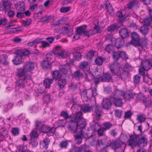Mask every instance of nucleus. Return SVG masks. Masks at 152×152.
I'll list each match as a JSON object with an SVG mask.
<instances>
[{"instance_id":"nucleus-1","label":"nucleus","mask_w":152,"mask_h":152,"mask_svg":"<svg viewBox=\"0 0 152 152\" xmlns=\"http://www.w3.org/2000/svg\"><path fill=\"white\" fill-rule=\"evenodd\" d=\"M34 68V65L33 63L27 61L24 64L23 69L21 68L18 69L17 76L19 79L17 81V87L23 88L25 83L31 80V77L28 75L27 73L31 72Z\"/></svg>"},{"instance_id":"nucleus-2","label":"nucleus","mask_w":152,"mask_h":152,"mask_svg":"<svg viewBox=\"0 0 152 152\" xmlns=\"http://www.w3.org/2000/svg\"><path fill=\"white\" fill-rule=\"evenodd\" d=\"M85 124L74 125L73 123L70 124L68 127L69 130L72 132L75 133V136L76 142L77 144H80L82 141V137H87L84 130Z\"/></svg>"},{"instance_id":"nucleus-3","label":"nucleus","mask_w":152,"mask_h":152,"mask_svg":"<svg viewBox=\"0 0 152 152\" xmlns=\"http://www.w3.org/2000/svg\"><path fill=\"white\" fill-rule=\"evenodd\" d=\"M74 115L70 118V124L73 123L74 125L85 124V120L83 118V114L80 111L81 107L79 105L74 104L71 107Z\"/></svg>"},{"instance_id":"nucleus-4","label":"nucleus","mask_w":152,"mask_h":152,"mask_svg":"<svg viewBox=\"0 0 152 152\" xmlns=\"http://www.w3.org/2000/svg\"><path fill=\"white\" fill-rule=\"evenodd\" d=\"M39 52L37 49H35L34 51H29L26 49H18L14 53L17 55L12 61L16 65L20 64L22 62V59L23 56H28L30 54H37Z\"/></svg>"},{"instance_id":"nucleus-5","label":"nucleus","mask_w":152,"mask_h":152,"mask_svg":"<svg viewBox=\"0 0 152 152\" xmlns=\"http://www.w3.org/2000/svg\"><path fill=\"white\" fill-rule=\"evenodd\" d=\"M122 94V91L116 89L114 90L113 96L110 99L115 106L119 107L123 105Z\"/></svg>"},{"instance_id":"nucleus-6","label":"nucleus","mask_w":152,"mask_h":152,"mask_svg":"<svg viewBox=\"0 0 152 152\" xmlns=\"http://www.w3.org/2000/svg\"><path fill=\"white\" fill-rule=\"evenodd\" d=\"M110 145L115 152H123L126 146L124 143L118 140L113 141Z\"/></svg>"},{"instance_id":"nucleus-7","label":"nucleus","mask_w":152,"mask_h":152,"mask_svg":"<svg viewBox=\"0 0 152 152\" xmlns=\"http://www.w3.org/2000/svg\"><path fill=\"white\" fill-rule=\"evenodd\" d=\"M131 37L132 39L130 44L134 47L139 46L140 45V38L138 34L135 32H132V34Z\"/></svg>"},{"instance_id":"nucleus-8","label":"nucleus","mask_w":152,"mask_h":152,"mask_svg":"<svg viewBox=\"0 0 152 152\" xmlns=\"http://www.w3.org/2000/svg\"><path fill=\"white\" fill-rule=\"evenodd\" d=\"M93 112V115L96 119L98 120L100 119L101 117L103 114L101 108L98 106H94L92 108Z\"/></svg>"},{"instance_id":"nucleus-9","label":"nucleus","mask_w":152,"mask_h":152,"mask_svg":"<svg viewBox=\"0 0 152 152\" xmlns=\"http://www.w3.org/2000/svg\"><path fill=\"white\" fill-rule=\"evenodd\" d=\"M110 70L113 72H114L117 75H121V70L122 69L120 67L119 64L116 63H115L111 64L109 66Z\"/></svg>"},{"instance_id":"nucleus-10","label":"nucleus","mask_w":152,"mask_h":152,"mask_svg":"<svg viewBox=\"0 0 152 152\" xmlns=\"http://www.w3.org/2000/svg\"><path fill=\"white\" fill-rule=\"evenodd\" d=\"M139 138V136L138 135L134 134L131 135L129 140V145L132 147L135 146L137 145Z\"/></svg>"},{"instance_id":"nucleus-11","label":"nucleus","mask_w":152,"mask_h":152,"mask_svg":"<svg viewBox=\"0 0 152 152\" xmlns=\"http://www.w3.org/2000/svg\"><path fill=\"white\" fill-rule=\"evenodd\" d=\"M86 25H83L78 27L76 29V33L80 35L83 34L85 36H90L89 30H86Z\"/></svg>"},{"instance_id":"nucleus-12","label":"nucleus","mask_w":152,"mask_h":152,"mask_svg":"<svg viewBox=\"0 0 152 152\" xmlns=\"http://www.w3.org/2000/svg\"><path fill=\"white\" fill-rule=\"evenodd\" d=\"M138 98L144 104L146 107L150 106L151 104V100L149 97H146L143 95L139 96Z\"/></svg>"},{"instance_id":"nucleus-13","label":"nucleus","mask_w":152,"mask_h":152,"mask_svg":"<svg viewBox=\"0 0 152 152\" xmlns=\"http://www.w3.org/2000/svg\"><path fill=\"white\" fill-rule=\"evenodd\" d=\"M83 93V94L86 95L88 98H90L93 96H95L97 94L96 90L95 88L94 89L90 88L84 91Z\"/></svg>"},{"instance_id":"nucleus-14","label":"nucleus","mask_w":152,"mask_h":152,"mask_svg":"<svg viewBox=\"0 0 152 152\" xmlns=\"http://www.w3.org/2000/svg\"><path fill=\"white\" fill-rule=\"evenodd\" d=\"M40 131L43 133H51L53 134L55 130L54 128L50 127L46 125H43L39 129Z\"/></svg>"},{"instance_id":"nucleus-15","label":"nucleus","mask_w":152,"mask_h":152,"mask_svg":"<svg viewBox=\"0 0 152 152\" xmlns=\"http://www.w3.org/2000/svg\"><path fill=\"white\" fill-rule=\"evenodd\" d=\"M53 52L59 58H64L67 56L66 53L64 50H62L58 51L57 48H54L52 50Z\"/></svg>"},{"instance_id":"nucleus-16","label":"nucleus","mask_w":152,"mask_h":152,"mask_svg":"<svg viewBox=\"0 0 152 152\" xmlns=\"http://www.w3.org/2000/svg\"><path fill=\"white\" fill-rule=\"evenodd\" d=\"M148 70L142 66L140 67L139 69V73L141 75L143 76V80L144 81L146 82L148 81L149 80H151V78L149 77L148 76L145 75L146 71Z\"/></svg>"},{"instance_id":"nucleus-17","label":"nucleus","mask_w":152,"mask_h":152,"mask_svg":"<svg viewBox=\"0 0 152 152\" xmlns=\"http://www.w3.org/2000/svg\"><path fill=\"white\" fill-rule=\"evenodd\" d=\"M11 4L8 1H4L3 2V4H1L0 10H4L7 11L10 10L11 8Z\"/></svg>"},{"instance_id":"nucleus-18","label":"nucleus","mask_w":152,"mask_h":152,"mask_svg":"<svg viewBox=\"0 0 152 152\" xmlns=\"http://www.w3.org/2000/svg\"><path fill=\"white\" fill-rule=\"evenodd\" d=\"M123 97L125 99V100H130V99L133 98L135 95V94H133L131 92L127 91L124 92L122 91Z\"/></svg>"},{"instance_id":"nucleus-19","label":"nucleus","mask_w":152,"mask_h":152,"mask_svg":"<svg viewBox=\"0 0 152 152\" xmlns=\"http://www.w3.org/2000/svg\"><path fill=\"white\" fill-rule=\"evenodd\" d=\"M15 7L17 10L19 11H23L25 10V3L23 1H19L15 4Z\"/></svg>"},{"instance_id":"nucleus-20","label":"nucleus","mask_w":152,"mask_h":152,"mask_svg":"<svg viewBox=\"0 0 152 152\" xmlns=\"http://www.w3.org/2000/svg\"><path fill=\"white\" fill-rule=\"evenodd\" d=\"M147 142V140L143 137L140 139L139 138L137 145L140 148H143L146 146Z\"/></svg>"},{"instance_id":"nucleus-21","label":"nucleus","mask_w":152,"mask_h":152,"mask_svg":"<svg viewBox=\"0 0 152 152\" xmlns=\"http://www.w3.org/2000/svg\"><path fill=\"white\" fill-rule=\"evenodd\" d=\"M110 101V99L109 100L107 99H103L102 103L103 107L105 109H109L111 105Z\"/></svg>"},{"instance_id":"nucleus-22","label":"nucleus","mask_w":152,"mask_h":152,"mask_svg":"<svg viewBox=\"0 0 152 152\" xmlns=\"http://www.w3.org/2000/svg\"><path fill=\"white\" fill-rule=\"evenodd\" d=\"M86 146L85 145L81 146L79 147L76 146H74L72 148V150L75 152H88V151L86 150Z\"/></svg>"},{"instance_id":"nucleus-23","label":"nucleus","mask_w":152,"mask_h":152,"mask_svg":"<svg viewBox=\"0 0 152 152\" xmlns=\"http://www.w3.org/2000/svg\"><path fill=\"white\" fill-rule=\"evenodd\" d=\"M150 62V60H149V59L147 60L142 61L141 63V66L148 70L151 67Z\"/></svg>"},{"instance_id":"nucleus-24","label":"nucleus","mask_w":152,"mask_h":152,"mask_svg":"<svg viewBox=\"0 0 152 152\" xmlns=\"http://www.w3.org/2000/svg\"><path fill=\"white\" fill-rule=\"evenodd\" d=\"M115 44V48H120V47L122 46L124 44V41L123 39H118L114 42Z\"/></svg>"},{"instance_id":"nucleus-25","label":"nucleus","mask_w":152,"mask_h":152,"mask_svg":"<svg viewBox=\"0 0 152 152\" xmlns=\"http://www.w3.org/2000/svg\"><path fill=\"white\" fill-rule=\"evenodd\" d=\"M83 76V74L79 70H77L75 72L73 75L72 77L76 79L79 80Z\"/></svg>"},{"instance_id":"nucleus-26","label":"nucleus","mask_w":152,"mask_h":152,"mask_svg":"<svg viewBox=\"0 0 152 152\" xmlns=\"http://www.w3.org/2000/svg\"><path fill=\"white\" fill-rule=\"evenodd\" d=\"M112 77L111 75L108 73L104 75L101 77V80L103 82H109L111 79Z\"/></svg>"},{"instance_id":"nucleus-27","label":"nucleus","mask_w":152,"mask_h":152,"mask_svg":"<svg viewBox=\"0 0 152 152\" xmlns=\"http://www.w3.org/2000/svg\"><path fill=\"white\" fill-rule=\"evenodd\" d=\"M119 34L121 37L123 38H126L128 36V31L125 28L121 29L119 31Z\"/></svg>"},{"instance_id":"nucleus-28","label":"nucleus","mask_w":152,"mask_h":152,"mask_svg":"<svg viewBox=\"0 0 152 152\" xmlns=\"http://www.w3.org/2000/svg\"><path fill=\"white\" fill-rule=\"evenodd\" d=\"M63 29L66 31L68 36H70L73 34V28L72 27H71L69 26L68 27H64Z\"/></svg>"},{"instance_id":"nucleus-29","label":"nucleus","mask_w":152,"mask_h":152,"mask_svg":"<svg viewBox=\"0 0 152 152\" xmlns=\"http://www.w3.org/2000/svg\"><path fill=\"white\" fill-rule=\"evenodd\" d=\"M89 31L90 36L93 35L97 33L100 32L101 28L99 26L95 25L94 29L93 30L90 29Z\"/></svg>"},{"instance_id":"nucleus-30","label":"nucleus","mask_w":152,"mask_h":152,"mask_svg":"<svg viewBox=\"0 0 152 152\" xmlns=\"http://www.w3.org/2000/svg\"><path fill=\"white\" fill-rule=\"evenodd\" d=\"M53 81V80L52 79H45L44 81V85L46 88H49Z\"/></svg>"},{"instance_id":"nucleus-31","label":"nucleus","mask_w":152,"mask_h":152,"mask_svg":"<svg viewBox=\"0 0 152 152\" xmlns=\"http://www.w3.org/2000/svg\"><path fill=\"white\" fill-rule=\"evenodd\" d=\"M69 66L68 65H61L59 67L60 71L63 74H66L67 73L68 69Z\"/></svg>"},{"instance_id":"nucleus-32","label":"nucleus","mask_w":152,"mask_h":152,"mask_svg":"<svg viewBox=\"0 0 152 152\" xmlns=\"http://www.w3.org/2000/svg\"><path fill=\"white\" fill-rule=\"evenodd\" d=\"M51 63L50 62L45 60L43 61L42 63V67L45 69L50 68L51 66Z\"/></svg>"},{"instance_id":"nucleus-33","label":"nucleus","mask_w":152,"mask_h":152,"mask_svg":"<svg viewBox=\"0 0 152 152\" xmlns=\"http://www.w3.org/2000/svg\"><path fill=\"white\" fill-rule=\"evenodd\" d=\"M52 74L53 78L54 79H58L61 77V75L59 73V72L57 70L52 72Z\"/></svg>"},{"instance_id":"nucleus-34","label":"nucleus","mask_w":152,"mask_h":152,"mask_svg":"<svg viewBox=\"0 0 152 152\" xmlns=\"http://www.w3.org/2000/svg\"><path fill=\"white\" fill-rule=\"evenodd\" d=\"M50 142V140L49 138H46L44 139L42 143L43 148L45 149H47L48 148Z\"/></svg>"},{"instance_id":"nucleus-35","label":"nucleus","mask_w":152,"mask_h":152,"mask_svg":"<svg viewBox=\"0 0 152 152\" xmlns=\"http://www.w3.org/2000/svg\"><path fill=\"white\" fill-rule=\"evenodd\" d=\"M140 31L142 34L145 35L148 33L149 31V28L147 25H144L141 27Z\"/></svg>"},{"instance_id":"nucleus-36","label":"nucleus","mask_w":152,"mask_h":152,"mask_svg":"<svg viewBox=\"0 0 152 152\" xmlns=\"http://www.w3.org/2000/svg\"><path fill=\"white\" fill-rule=\"evenodd\" d=\"M66 83V80L65 78H61L58 81V84L61 88H63Z\"/></svg>"},{"instance_id":"nucleus-37","label":"nucleus","mask_w":152,"mask_h":152,"mask_svg":"<svg viewBox=\"0 0 152 152\" xmlns=\"http://www.w3.org/2000/svg\"><path fill=\"white\" fill-rule=\"evenodd\" d=\"M104 59L102 57H97L95 60V63L98 65H102L103 64Z\"/></svg>"},{"instance_id":"nucleus-38","label":"nucleus","mask_w":152,"mask_h":152,"mask_svg":"<svg viewBox=\"0 0 152 152\" xmlns=\"http://www.w3.org/2000/svg\"><path fill=\"white\" fill-rule=\"evenodd\" d=\"M106 8L111 15L113 14L114 10L110 4H107L106 6Z\"/></svg>"},{"instance_id":"nucleus-39","label":"nucleus","mask_w":152,"mask_h":152,"mask_svg":"<svg viewBox=\"0 0 152 152\" xmlns=\"http://www.w3.org/2000/svg\"><path fill=\"white\" fill-rule=\"evenodd\" d=\"M81 109L84 113L89 112L91 110V107L88 105H85L81 107Z\"/></svg>"},{"instance_id":"nucleus-40","label":"nucleus","mask_w":152,"mask_h":152,"mask_svg":"<svg viewBox=\"0 0 152 152\" xmlns=\"http://www.w3.org/2000/svg\"><path fill=\"white\" fill-rule=\"evenodd\" d=\"M73 58L75 60L79 61L81 59V55L80 53L75 52L73 53Z\"/></svg>"},{"instance_id":"nucleus-41","label":"nucleus","mask_w":152,"mask_h":152,"mask_svg":"<svg viewBox=\"0 0 152 152\" xmlns=\"http://www.w3.org/2000/svg\"><path fill=\"white\" fill-rule=\"evenodd\" d=\"M146 118L145 115L142 114L140 115H138L137 119L139 123H142L144 122Z\"/></svg>"},{"instance_id":"nucleus-42","label":"nucleus","mask_w":152,"mask_h":152,"mask_svg":"<svg viewBox=\"0 0 152 152\" xmlns=\"http://www.w3.org/2000/svg\"><path fill=\"white\" fill-rule=\"evenodd\" d=\"M116 15V16L119 18L118 20L119 22H122L124 21L125 18L124 16L122 15L121 12H117Z\"/></svg>"},{"instance_id":"nucleus-43","label":"nucleus","mask_w":152,"mask_h":152,"mask_svg":"<svg viewBox=\"0 0 152 152\" xmlns=\"http://www.w3.org/2000/svg\"><path fill=\"white\" fill-rule=\"evenodd\" d=\"M88 62L83 61L81 63L79 67L80 69H83L84 70H85L86 69L88 68Z\"/></svg>"},{"instance_id":"nucleus-44","label":"nucleus","mask_w":152,"mask_h":152,"mask_svg":"<svg viewBox=\"0 0 152 152\" xmlns=\"http://www.w3.org/2000/svg\"><path fill=\"white\" fill-rule=\"evenodd\" d=\"M39 40L38 39H37L32 42H29V43L27 44V45L28 47H35L36 46V44L39 43Z\"/></svg>"},{"instance_id":"nucleus-45","label":"nucleus","mask_w":152,"mask_h":152,"mask_svg":"<svg viewBox=\"0 0 152 152\" xmlns=\"http://www.w3.org/2000/svg\"><path fill=\"white\" fill-rule=\"evenodd\" d=\"M96 53H97L96 51L93 50H91L87 54V58L88 59H91L94 55Z\"/></svg>"},{"instance_id":"nucleus-46","label":"nucleus","mask_w":152,"mask_h":152,"mask_svg":"<svg viewBox=\"0 0 152 152\" xmlns=\"http://www.w3.org/2000/svg\"><path fill=\"white\" fill-rule=\"evenodd\" d=\"M113 126V124L110 122H106L104 124V131L109 129Z\"/></svg>"},{"instance_id":"nucleus-47","label":"nucleus","mask_w":152,"mask_h":152,"mask_svg":"<svg viewBox=\"0 0 152 152\" xmlns=\"http://www.w3.org/2000/svg\"><path fill=\"white\" fill-rule=\"evenodd\" d=\"M141 77L138 75H134L133 77V81L135 84H138L140 82Z\"/></svg>"},{"instance_id":"nucleus-48","label":"nucleus","mask_w":152,"mask_h":152,"mask_svg":"<svg viewBox=\"0 0 152 152\" xmlns=\"http://www.w3.org/2000/svg\"><path fill=\"white\" fill-rule=\"evenodd\" d=\"M104 131H105L104 129L102 127L99 128L97 130H96V132H97L98 135L99 137L102 136L104 135Z\"/></svg>"},{"instance_id":"nucleus-49","label":"nucleus","mask_w":152,"mask_h":152,"mask_svg":"<svg viewBox=\"0 0 152 152\" xmlns=\"http://www.w3.org/2000/svg\"><path fill=\"white\" fill-rule=\"evenodd\" d=\"M13 134L14 136L17 135L19 133V130L18 128H12L11 131Z\"/></svg>"},{"instance_id":"nucleus-50","label":"nucleus","mask_w":152,"mask_h":152,"mask_svg":"<svg viewBox=\"0 0 152 152\" xmlns=\"http://www.w3.org/2000/svg\"><path fill=\"white\" fill-rule=\"evenodd\" d=\"M60 115L63 117L66 120L69 118V116L67 111H62Z\"/></svg>"},{"instance_id":"nucleus-51","label":"nucleus","mask_w":152,"mask_h":152,"mask_svg":"<svg viewBox=\"0 0 152 152\" xmlns=\"http://www.w3.org/2000/svg\"><path fill=\"white\" fill-rule=\"evenodd\" d=\"M2 58L1 59L0 63L3 64L5 65H7L8 63L7 61L6 57L4 55H2Z\"/></svg>"},{"instance_id":"nucleus-52","label":"nucleus","mask_w":152,"mask_h":152,"mask_svg":"<svg viewBox=\"0 0 152 152\" xmlns=\"http://www.w3.org/2000/svg\"><path fill=\"white\" fill-rule=\"evenodd\" d=\"M68 145V143L67 141H62L60 142L59 146L62 148H65Z\"/></svg>"},{"instance_id":"nucleus-53","label":"nucleus","mask_w":152,"mask_h":152,"mask_svg":"<svg viewBox=\"0 0 152 152\" xmlns=\"http://www.w3.org/2000/svg\"><path fill=\"white\" fill-rule=\"evenodd\" d=\"M113 56L115 60H117L120 57V52L119 53L113 51Z\"/></svg>"},{"instance_id":"nucleus-54","label":"nucleus","mask_w":152,"mask_h":152,"mask_svg":"<svg viewBox=\"0 0 152 152\" xmlns=\"http://www.w3.org/2000/svg\"><path fill=\"white\" fill-rule=\"evenodd\" d=\"M138 3V1H134L129 3L127 6V8L129 9L131 8L132 7L135 6Z\"/></svg>"},{"instance_id":"nucleus-55","label":"nucleus","mask_w":152,"mask_h":152,"mask_svg":"<svg viewBox=\"0 0 152 152\" xmlns=\"http://www.w3.org/2000/svg\"><path fill=\"white\" fill-rule=\"evenodd\" d=\"M123 113V111L121 110H117L115 111V115L117 117L120 118L122 115Z\"/></svg>"},{"instance_id":"nucleus-56","label":"nucleus","mask_w":152,"mask_h":152,"mask_svg":"<svg viewBox=\"0 0 152 152\" xmlns=\"http://www.w3.org/2000/svg\"><path fill=\"white\" fill-rule=\"evenodd\" d=\"M31 22V20L30 19H27L23 21L22 23L23 25L24 26H26L30 25Z\"/></svg>"},{"instance_id":"nucleus-57","label":"nucleus","mask_w":152,"mask_h":152,"mask_svg":"<svg viewBox=\"0 0 152 152\" xmlns=\"http://www.w3.org/2000/svg\"><path fill=\"white\" fill-rule=\"evenodd\" d=\"M53 57V56L50 53H47L45 56V60L50 62Z\"/></svg>"},{"instance_id":"nucleus-58","label":"nucleus","mask_w":152,"mask_h":152,"mask_svg":"<svg viewBox=\"0 0 152 152\" xmlns=\"http://www.w3.org/2000/svg\"><path fill=\"white\" fill-rule=\"evenodd\" d=\"M70 7H62L60 9V12L62 13H65L69 11Z\"/></svg>"},{"instance_id":"nucleus-59","label":"nucleus","mask_w":152,"mask_h":152,"mask_svg":"<svg viewBox=\"0 0 152 152\" xmlns=\"http://www.w3.org/2000/svg\"><path fill=\"white\" fill-rule=\"evenodd\" d=\"M132 115V113L130 110L128 111L125 113L124 118H130Z\"/></svg>"},{"instance_id":"nucleus-60","label":"nucleus","mask_w":152,"mask_h":152,"mask_svg":"<svg viewBox=\"0 0 152 152\" xmlns=\"http://www.w3.org/2000/svg\"><path fill=\"white\" fill-rule=\"evenodd\" d=\"M30 136L31 137H36L38 136V134L37 131H33L31 132Z\"/></svg>"},{"instance_id":"nucleus-61","label":"nucleus","mask_w":152,"mask_h":152,"mask_svg":"<svg viewBox=\"0 0 152 152\" xmlns=\"http://www.w3.org/2000/svg\"><path fill=\"white\" fill-rule=\"evenodd\" d=\"M106 48H110L112 47H115V45H113V43L110 40H109V41L108 42L107 41H106Z\"/></svg>"},{"instance_id":"nucleus-62","label":"nucleus","mask_w":152,"mask_h":152,"mask_svg":"<svg viewBox=\"0 0 152 152\" xmlns=\"http://www.w3.org/2000/svg\"><path fill=\"white\" fill-rule=\"evenodd\" d=\"M120 57L123 58L127 59L128 58V56L125 52L122 51L120 52Z\"/></svg>"},{"instance_id":"nucleus-63","label":"nucleus","mask_w":152,"mask_h":152,"mask_svg":"<svg viewBox=\"0 0 152 152\" xmlns=\"http://www.w3.org/2000/svg\"><path fill=\"white\" fill-rule=\"evenodd\" d=\"M50 99V94L45 95L44 96V100L46 102H49Z\"/></svg>"},{"instance_id":"nucleus-64","label":"nucleus","mask_w":152,"mask_h":152,"mask_svg":"<svg viewBox=\"0 0 152 152\" xmlns=\"http://www.w3.org/2000/svg\"><path fill=\"white\" fill-rule=\"evenodd\" d=\"M116 29V26L115 25H112L108 27L107 28V30L109 31H114Z\"/></svg>"}]
</instances>
